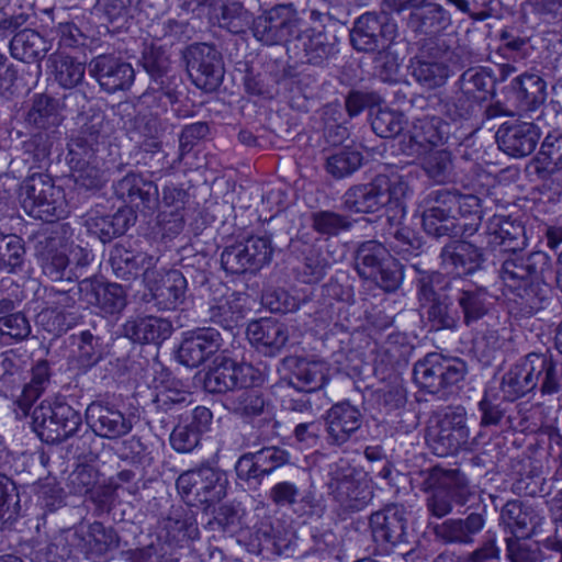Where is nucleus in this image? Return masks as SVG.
Masks as SVG:
<instances>
[{
	"mask_svg": "<svg viewBox=\"0 0 562 562\" xmlns=\"http://www.w3.org/2000/svg\"><path fill=\"white\" fill-rule=\"evenodd\" d=\"M176 486L182 497L202 504L217 503L226 495V481L211 467L183 472L177 479Z\"/></svg>",
	"mask_w": 562,
	"mask_h": 562,
	"instance_id": "9b49d317",
	"label": "nucleus"
},
{
	"mask_svg": "<svg viewBox=\"0 0 562 562\" xmlns=\"http://www.w3.org/2000/svg\"><path fill=\"white\" fill-rule=\"evenodd\" d=\"M527 362L537 363L539 370L533 380V391L539 389L541 395H553L562 391L561 373L557 361L547 353L530 352Z\"/></svg>",
	"mask_w": 562,
	"mask_h": 562,
	"instance_id": "a18cd8bd",
	"label": "nucleus"
},
{
	"mask_svg": "<svg viewBox=\"0 0 562 562\" xmlns=\"http://www.w3.org/2000/svg\"><path fill=\"white\" fill-rule=\"evenodd\" d=\"M449 297L457 304L460 322L473 328L490 315L493 303L488 290L467 279L456 277L446 285Z\"/></svg>",
	"mask_w": 562,
	"mask_h": 562,
	"instance_id": "1a4fd4ad",
	"label": "nucleus"
},
{
	"mask_svg": "<svg viewBox=\"0 0 562 562\" xmlns=\"http://www.w3.org/2000/svg\"><path fill=\"white\" fill-rule=\"evenodd\" d=\"M78 529L85 542L81 544V552L87 555L102 557L120 547L121 537L111 526L93 521Z\"/></svg>",
	"mask_w": 562,
	"mask_h": 562,
	"instance_id": "ea45409f",
	"label": "nucleus"
},
{
	"mask_svg": "<svg viewBox=\"0 0 562 562\" xmlns=\"http://www.w3.org/2000/svg\"><path fill=\"white\" fill-rule=\"evenodd\" d=\"M232 392L224 398V407L240 418H252L263 413L267 405L265 395L250 386Z\"/></svg>",
	"mask_w": 562,
	"mask_h": 562,
	"instance_id": "8fccbe9b",
	"label": "nucleus"
},
{
	"mask_svg": "<svg viewBox=\"0 0 562 562\" xmlns=\"http://www.w3.org/2000/svg\"><path fill=\"white\" fill-rule=\"evenodd\" d=\"M487 244L505 252H516L527 246L522 223L510 216L494 215L486 224Z\"/></svg>",
	"mask_w": 562,
	"mask_h": 562,
	"instance_id": "72a5a7b5",
	"label": "nucleus"
},
{
	"mask_svg": "<svg viewBox=\"0 0 562 562\" xmlns=\"http://www.w3.org/2000/svg\"><path fill=\"white\" fill-rule=\"evenodd\" d=\"M111 131L110 122L103 112L92 113L70 138L67 156L99 158V153L105 148Z\"/></svg>",
	"mask_w": 562,
	"mask_h": 562,
	"instance_id": "f3484780",
	"label": "nucleus"
},
{
	"mask_svg": "<svg viewBox=\"0 0 562 562\" xmlns=\"http://www.w3.org/2000/svg\"><path fill=\"white\" fill-rule=\"evenodd\" d=\"M527 362V356L510 367L503 375L501 392L504 398L514 402L533 391L532 376L538 373L537 363Z\"/></svg>",
	"mask_w": 562,
	"mask_h": 562,
	"instance_id": "79ce46f5",
	"label": "nucleus"
},
{
	"mask_svg": "<svg viewBox=\"0 0 562 562\" xmlns=\"http://www.w3.org/2000/svg\"><path fill=\"white\" fill-rule=\"evenodd\" d=\"M453 200L451 191L447 189L435 190L427 194L423 201L422 211V226L427 235L452 239L468 233V225L460 224L452 214Z\"/></svg>",
	"mask_w": 562,
	"mask_h": 562,
	"instance_id": "423d86ee",
	"label": "nucleus"
},
{
	"mask_svg": "<svg viewBox=\"0 0 562 562\" xmlns=\"http://www.w3.org/2000/svg\"><path fill=\"white\" fill-rule=\"evenodd\" d=\"M188 192L176 184H168L162 188V198L159 202L158 225L166 237L179 235L184 227L183 210L188 202Z\"/></svg>",
	"mask_w": 562,
	"mask_h": 562,
	"instance_id": "473e14b6",
	"label": "nucleus"
},
{
	"mask_svg": "<svg viewBox=\"0 0 562 562\" xmlns=\"http://www.w3.org/2000/svg\"><path fill=\"white\" fill-rule=\"evenodd\" d=\"M159 538L166 543L183 548L200 539L196 512L189 505L175 504L160 521Z\"/></svg>",
	"mask_w": 562,
	"mask_h": 562,
	"instance_id": "a211bd4d",
	"label": "nucleus"
},
{
	"mask_svg": "<svg viewBox=\"0 0 562 562\" xmlns=\"http://www.w3.org/2000/svg\"><path fill=\"white\" fill-rule=\"evenodd\" d=\"M59 240L53 236H42L35 244V256L41 268L53 281L70 279L67 274L69 259L67 255L58 249Z\"/></svg>",
	"mask_w": 562,
	"mask_h": 562,
	"instance_id": "a19ab883",
	"label": "nucleus"
},
{
	"mask_svg": "<svg viewBox=\"0 0 562 562\" xmlns=\"http://www.w3.org/2000/svg\"><path fill=\"white\" fill-rule=\"evenodd\" d=\"M173 327L170 321L153 315L127 319L122 335L138 344H159L168 339Z\"/></svg>",
	"mask_w": 562,
	"mask_h": 562,
	"instance_id": "c9c22d12",
	"label": "nucleus"
},
{
	"mask_svg": "<svg viewBox=\"0 0 562 562\" xmlns=\"http://www.w3.org/2000/svg\"><path fill=\"white\" fill-rule=\"evenodd\" d=\"M26 121L41 131L57 127L63 121L59 101L48 94H35L26 114Z\"/></svg>",
	"mask_w": 562,
	"mask_h": 562,
	"instance_id": "6e6d98bb",
	"label": "nucleus"
},
{
	"mask_svg": "<svg viewBox=\"0 0 562 562\" xmlns=\"http://www.w3.org/2000/svg\"><path fill=\"white\" fill-rule=\"evenodd\" d=\"M446 127L447 124L438 116L415 119L401 139V150L407 156H422L443 142Z\"/></svg>",
	"mask_w": 562,
	"mask_h": 562,
	"instance_id": "412c9836",
	"label": "nucleus"
},
{
	"mask_svg": "<svg viewBox=\"0 0 562 562\" xmlns=\"http://www.w3.org/2000/svg\"><path fill=\"white\" fill-rule=\"evenodd\" d=\"M110 352L104 338L83 330L79 335L77 362L83 370H89L103 360Z\"/></svg>",
	"mask_w": 562,
	"mask_h": 562,
	"instance_id": "052dcab7",
	"label": "nucleus"
},
{
	"mask_svg": "<svg viewBox=\"0 0 562 562\" xmlns=\"http://www.w3.org/2000/svg\"><path fill=\"white\" fill-rule=\"evenodd\" d=\"M115 195L137 210H154L158 204V187L136 172H128L114 183Z\"/></svg>",
	"mask_w": 562,
	"mask_h": 562,
	"instance_id": "2f4dec72",
	"label": "nucleus"
},
{
	"mask_svg": "<svg viewBox=\"0 0 562 562\" xmlns=\"http://www.w3.org/2000/svg\"><path fill=\"white\" fill-rule=\"evenodd\" d=\"M110 266L116 278L130 281L139 274L142 270H153L154 257L126 248L121 244L113 246L109 259Z\"/></svg>",
	"mask_w": 562,
	"mask_h": 562,
	"instance_id": "58836bf2",
	"label": "nucleus"
},
{
	"mask_svg": "<svg viewBox=\"0 0 562 562\" xmlns=\"http://www.w3.org/2000/svg\"><path fill=\"white\" fill-rule=\"evenodd\" d=\"M296 48L303 52L306 63L315 66L322 65L334 54L335 47L329 42L328 35L323 31L307 29L299 32L295 37Z\"/></svg>",
	"mask_w": 562,
	"mask_h": 562,
	"instance_id": "09e8293b",
	"label": "nucleus"
},
{
	"mask_svg": "<svg viewBox=\"0 0 562 562\" xmlns=\"http://www.w3.org/2000/svg\"><path fill=\"white\" fill-rule=\"evenodd\" d=\"M77 292L45 289V308L37 315L38 323L43 328L59 336L77 325L79 315L72 311L76 306Z\"/></svg>",
	"mask_w": 562,
	"mask_h": 562,
	"instance_id": "ddd939ff",
	"label": "nucleus"
},
{
	"mask_svg": "<svg viewBox=\"0 0 562 562\" xmlns=\"http://www.w3.org/2000/svg\"><path fill=\"white\" fill-rule=\"evenodd\" d=\"M289 461V453L279 447H265L255 452L244 453L235 464L238 480L248 486L262 484L266 476L272 474Z\"/></svg>",
	"mask_w": 562,
	"mask_h": 562,
	"instance_id": "2eb2a0df",
	"label": "nucleus"
},
{
	"mask_svg": "<svg viewBox=\"0 0 562 562\" xmlns=\"http://www.w3.org/2000/svg\"><path fill=\"white\" fill-rule=\"evenodd\" d=\"M247 337L259 352L272 357L288 342L289 330L284 324L265 318L248 325Z\"/></svg>",
	"mask_w": 562,
	"mask_h": 562,
	"instance_id": "f704fd0d",
	"label": "nucleus"
},
{
	"mask_svg": "<svg viewBox=\"0 0 562 562\" xmlns=\"http://www.w3.org/2000/svg\"><path fill=\"white\" fill-rule=\"evenodd\" d=\"M223 345V338L214 328H198L186 333L177 358L189 368H196L214 356Z\"/></svg>",
	"mask_w": 562,
	"mask_h": 562,
	"instance_id": "5701e85b",
	"label": "nucleus"
},
{
	"mask_svg": "<svg viewBox=\"0 0 562 562\" xmlns=\"http://www.w3.org/2000/svg\"><path fill=\"white\" fill-rule=\"evenodd\" d=\"M419 158L422 169L434 182L445 184L453 179V159L449 150L432 148Z\"/></svg>",
	"mask_w": 562,
	"mask_h": 562,
	"instance_id": "13d9d810",
	"label": "nucleus"
},
{
	"mask_svg": "<svg viewBox=\"0 0 562 562\" xmlns=\"http://www.w3.org/2000/svg\"><path fill=\"white\" fill-rule=\"evenodd\" d=\"M485 513L486 508L483 506L481 512L470 513L464 518H448L434 526V535L448 544L470 546L485 527Z\"/></svg>",
	"mask_w": 562,
	"mask_h": 562,
	"instance_id": "7c9ffc66",
	"label": "nucleus"
},
{
	"mask_svg": "<svg viewBox=\"0 0 562 562\" xmlns=\"http://www.w3.org/2000/svg\"><path fill=\"white\" fill-rule=\"evenodd\" d=\"M50 381V369L47 360H38L31 369V381L24 383L15 400L16 406L26 416L33 404L40 398Z\"/></svg>",
	"mask_w": 562,
	"mask_h": 562,
	"instance_id": "603ef678",
	"label": "nucleus"
},
{
	"mask_svg": "<svg viewBox=\"0 0 562 562\" xmlns=\"http://www.w3.org/2000/svg\"><path fill=\"white\" fill-rule=\"evenodd\" d=\"M411 68L414 79L426 89L443 86L450 76L447 64L427 58L424 50L412 61Z\"/></svg>",
	"mask_w": 562,
	"mask_h": 562,
	"instance_id": "4d7b16f0",
	"label": "nucleus"
},
{
	"mask_svg": "<svg viewBox=\"0 0 562 562\" xmlns=\"http://www.w3.org/2000/svg\"><path fill=\"white\" fill-rule=\"evenodd\" d=\"M249 296L243 292L228 291L214 296L207 307L206 319L225 330H233L246 318Z\"/></svg>",
	"mask_w": 562,
	"mask_h": 562,
	"instance_id": "cd10ccee",
	"label": "nucleus"
},
{
	"mask_svg": "<svg viewBox=\"0 0 562 562\" xmlns=\"http://www.w3.org/2000/svg\"><path fill=\"white\" fill-rule=\"evenodd\" d=\"M144 291L135 294L145 312L173 311L184 302L188 282L179 270L143 272Z\"/></svg>",
	"mask_w": 562,
	"mask_h": 562,
	"instance_id": "f03ea898",
	"label": "nucleus"
},
{
	"mask_svg": "<svg viewBox=\"0 0 562 562\" xmlns=\"http://www.w3.org/2000/svg\"><path fill=\"white\" fill-rule=\"evenodd\" d=\"M47 69L54 80L64 89L72 90L85 79L86 66L76 58L53 53L47 58Z\"/></svg>",
	"mask_w": 562,
	"mask_h": 562,
	"instance_id": "49530a36",
	"label": "nucleus"
},
{
	"mask_svg": "<svg viewBox=\"0 0 562 562\" xmlns=\"http://www.w3.org/2000/svg\"><path fill=\"white\" fill-rule=\"evenodd\" d=\"M86 420L90 429L104 439H119L127 435L132 428V419L116 406L94 401L86 408Z\"/></svg>",
	"mask_w": 562,
	"mask_h": 562,
	"instance_id": "4be33fe9",
	"label": "nucleus"
},
{
	"mask_svg": "<svg viewBox=\"0 0 562 562\" xmlns=\"http://www.w3.org/2000/svg\"><path fill=\"white\" fill-rule=\"evenodd\" d=\"M479 101L480 97H470L459 88L440 100V111L443 116L453 122L467 121L474 114Z\"/></svg>",
	"mask_w": 562,
	"mask_h": 562,
	"instance_id": "e2e57ef3",
	"label": "nucleus"
},
{
	"mask_svg": "<svg viewBox=\"0 0 562 562\" xmlns=\"http://www.w3.org/2000/svg\"><path fill=\"white\" fill-rule=\"evenodd\" d=\"M457 485L448 488H439L430 493L426 499L429 514L436 518L449 515L453 509V503L464 506L474 496L468 481H458Z\"/></svg>",
	"mask_w": 562,
	"mask_h": 562,
	"instance_id": "37998d69",
	"label": "nucleus"
},
{
	"mask_svg": "<svg viewBox=\"0 0 562 562\" xmlns=\"http://www.w3.org/2000/svg\"><path fill=\"white\" fill-rule=\"evenodd\" d=\"M283 364L286 373L282 381L296 391L312 393L326 383V366L322 361L288 357Z\"/></svg>",
	"mask_w": 562,
	"mask_h": 562,
	"instance_id": "c756f323",
	"label": "nucleus"
},
{
	"mask_svg": "<svg viewBox=\"0 0 562 562\" xmlns=\"http://www.w3.org/2000/svg\"><path fill=\"white\" fill-rule=\"evenodd\" d=\"M546 81L537 74H522L513 81L516 99L526 111H532L546 101Z\"/></svg>",
	"mask_w": 562,
	"mask_h": 562,
	"instance_id": "5fc2aeb1",
	"label": "nucleus"
},
{
	"mask_svg": "<svg viewBox=\"0 0 562 562\" xmlns=\"http://www.w3.org/2000/svg\"><path fill=\"white\" fill-rule=\"evenodd\" d=\"M395 35L396 24L385 13L367 12L356 20L350 42L359 52L373 53L387 48Z\"/></svg>",
	"mask_w": 562,
	"mask_h": 562,
	"instance_id": "f8f14e48",
	"label": "nucleus"
},
{
	"mask_svg": "<svg viewBox=\"0 0 562 562\" xmlns=\"http://www.w3.org/2000/svg\"><path fill=\"white\" fill-rule=\"evenodd\" d=\"M495 82L496 78L491 68L471 67L460 76L457 85L470 97H480L482 100L486 94L494 92Z\"/></svg>",
	"mask_w": 562,
	"mask_h": 562,
	"instance_id": "680f3d73",
	"label": "nucleus"
},
{
	"mask_svg": "<svg viewBox=\"0 0 562 562\" xmlns=\"http://www.w3.org/2000/svg\"><path fill=\"white\" fill-rule=\"evenodd\" d=\"M501 520L512 531L513 538H525L536 533L543 517L530 505L508 501L502 508Z\"/></svg>",
	"mask_w": 562,
	"mask_h": 562,
	"instance_id": "e433bc0d",
	"label": "nucleus"
},
{
	"mask_svg": "<svg viewBox=\"0 0 562 562\" xmlns=\"http://www.w3.org/2000/svg\"><path fill=\"white\" fill-rule=\"evenodd\" d=\"M327 487L335 501L347 512L362 510L373 497L368 483L347 462L330 465Z\"/></svg>",
	"mask_w": 562,
	"mask_h": 562,
	"instance_id": "0eeeda50",
	"label": "nucleus"
},
{
	"mask_svg": "<svg viewBox=\"0 0 562 562\" xmlns=\"http://www.w3.org/2000/svg\"><path fill=\"white\" fill-rule=\"evenodd\" d=\"M50 191L46 192L45 198L36 203V213H30V216L52 223L65 218L68 214V204L65 198V192L61 187L50 184Z\"/></svg>",
	"mask_w": 562,
	"mask_h": 562,
	"instance_id": "0e129e2a",
	"label": "nucleus"
},
{
	"mask_svg": "<svg viewBox=\"0 0 562 562\" xmlns=\"http://www.w3.org/2000/svg\"><path fill=\"white\" fill-rule=\"evenodd\" d=\"M562 164V133L550 132L543 139L538 155L531 160L530 166L541 180L552 178L557 173V166Z\"/></svg>",
	"mask_w": 562,
	"mask_h": 562,
	"instance_id": "c03bdc74",
	"label": "nucleus"
},
{
	"mask_svg": "<svg viewBox=\"0 0 562 562\" xmlns=\"http://www.w3.org/2000/svg\"><path fill=\"white\" fill-rule=\"evenodd\" d=\"M363 415L348 401L334 404L325 415L327 442L341 447L360 429Z\"/></svg>",
	"mask_w": 562,
	"mask_h": 562,
	"instance_id": "bb28decb",
	"label": "nucleus"
},
{
	"mask_svg": "<svg viewBox=\"0 0 562 562\" xmlns=\"http://www.w3.org/2000/svg\"><path fill=\"white\" fill-rule=\"evenodd\" d=\"M439 259L443 269L461 278L481 270L485 255L482 247L464 239L452 238L441 248Z\"/></svg>",
	"mask_w": 562,
	"mask_h": 562,
	"instance_id": "393cba45",
	"label": "nucleus"
},
{
	"mask_svg": "<svg viewBox=\"0 0 562 562\" xmlns=\"http://www.w3.org/2000/svg\"><path fill=\"white\" fill-rule=\"evenodd\" d=\"M55 139V130L40 131L23 143V160L31 164L30 169L47 165Z\"/></svg>",
	"mask_w": 562,
	"mask_h": 562,
	"instance_id": "bf43d9fd",
	"label": "nucleus"
},
{
	"mask_svg": "<svg viewBox=\"0 0 562 562\" xmlns=\"http://www.w3.org/2000/svg\"><path fill=\"white\" fill-rule=\"evenodd\" d=\"M183 80L181 75L171 70L165 75L158 76L149 81L147 90L144 92V99H161L166 98L169 104L179 101L182 94Z\"/></svg>",
	"mask_w": 562,
	"mask_h": 562,
	"instance_id": "338daca9",
	"label": "nucleus"
},
{
	"mask_svg": "<svg viewBox=\"0 0 562 562\" xmlns=\"http://www.w3.org/2000/svg\"><path fill=\"white\" fill-rule=\"evenodd\" d=\"M244 512L235 505L223 504L209 520L205 528L213 531H221L228 537H235L244 530Z\"/></svg>",
	"mask_w": 562,
	"mask_h": 562,
	"instance_id": "774afa93",
	"label": "nucleus"
},
{
	"mask_svg": "<svg viewBox=\"0 0 562 562\" xmlns=\"http://www.w3.org/2000/svg\"><path fill=\"white\" fill-rule=\"evenodd\" d=\"M408 510L405 505L391 503L372 513L369 526L376 543L392 547L406 542Z\"/></svg>",
	"mask_w": 562,
	"mask_h": 562,
	"instance_id": "6ab92c4d",
	"label": "nucleus"
},
{
	"mask_svg": "<svg viewBox=\"0 0 562 562\" xmlns=\"http://www.w3.org/2000/svg\"><path fill=\"white\" fill-rule=\"evenodd\" d=\"M32 419L40 439L50 445L72 438L82 425L80 412L61 401H43L34 408Z\"/></svg>",
	"mask_w": 562,
	"mask_h": 562,
	"instance_id": "20e7f679",
	"label": "nucleus"
},
{
	"mask_svg": "<svg viewBox=\"0 0 562 562\" xmlns=\"http://www.w3.org/2000/svg\"><path fill=\"white\" fill-rule=\"evenodd\" d=\"M546 279H535L510 290L522 313L532 315L547 306L550 301L551 289Z\"/></svg>",
	"mask_w": 562,
	"mask_h": 562,
	"instance_id": "de8ad7c7",
	"label": "nucleus"
},
{
	"mask_svg": "<svg viewBox=\"0 0 562 562\" xmlns=\"http://www.w3.org/2000/svg\"><path fill=\"white\" fill-rule=\"evenodd\" d=\"M467 372L468 367L462 359L430 352L414 364L413 376L428 393L445 397L463 381Z\"/></svg>",
	"mask_w": 562,
	"mask_h": 562,
	"instance_id": "7ed1b4c3",
	"label": "nucleus"
},
{
	"mask_svg": "<svg viewBox=\"0 0 562 562\" xmlns=\"http://www.w3.org/2000/svg\"><path fill=\"white\" fill-rule=\"evenodd\" d=\"M539 138L540 128L531 122H506L496 132L498 147L514 158L530 155L535 150Z\"/></svg>",
	"mask_w": 562,
	"mask_h": 562,
	"instance_id": "a878e982",
	"label": "nucleus"
},
{
	"mask_svg": "<svg viewBox=\"0 0 562 562\" xmlns=\"http://www.w3.org/2000/svg\"><path fill=\"white\" fill-rule=\"evenodd\" d=\"M78 292L83 302L98 307L104 315H119L127 305L126 291L117 283L86 278L79 282Z\"/></svg>",
	"mask_w": 562,
	"mask_h": 562,
	"instance_id": "b1692460",
	"label": "nucleus"
},
{
	"mask_svg": "<svg viewBox=\"0 0 562 562\" xmlns=\"http://www.w3.org/2000/svg\"><path fill=\"white\" fill-rule=\"evenodd\" d=\"M130 225V218L125 211L119 210L114 214H90L86 220V226L91 235L98 237L102 243L123 235Z\"/></svg>",
	"mask_w": 562,
	"mask_h": 562,
	"instance_id": "864d4df0",
	"label": "nucleus"
},
{
	"mask_svg": "<svg viewBox=\"0 0 562 562\" xmlns=\"http://www.w3.org/2000/svg\"><path fill=\"white\" fill-rule=\"evenodd\" d=\"M76 186L85 190H98L105 182L100 159L92 157L66 156Z\"/></svg>",
	"mask_w": 562,
	"mask_h": 562,
	"instance_id": "3c124183",
	"label": "nucleus"
},
{
	"mask_svg": "<svg viewBox=\"0 0 562 562\" xmlns=\"http://www.w3.org/2000/svg\"><path fill=\"white\" fill-rule=\"evenodd\" d=\"M464 408L457 407L446 413L427 432V442L438 457L457 453L464 448L470 438Z\"/></svg>",
	"mask_w": 562,
	"mask_h": 562,
	"instance_id": "9d476101",
	"label": "nucleus"
},
{
	"mask_svg": "<svg viewBox=\"0 0 562 562\" xmlns=\"http://www.w3.org/2000/svg\"><path fill=\"white\" fill-rule=\"evenodd\" d=\"M182 58L192 83L205 91L214 92L221 86L225 67L222 54L207 43H193L182 50Z\"/></svg>",
	"mask_w": 562,
	"mask_h": 562,
	"instance_id": "39448f33",
	"label": "nucleus"
},
{
	"mask_svg": "<svg viewBox=\"0 0 562 562\" xmlns=\"http://www.w3.org/2000/svg\"><path fill=\"white\" fill-rule=\"evenodd\" d=\"M387 189L384 173L376 175L368 183L351 186L341 198L345 211L351 213H375L385 206L384 191Z\"/></svg>",
	"mask_w": 562,
	"mask_h": 562,
	"instance_id": "c85d7f7f",
	"label": "nucleus"
},
{
	"mask_svg": "<svg viewBox=\"0 0 562 562\" xmlns=\"http://www.w3.org/2000/svg\"><path fill=\"white\" fill-rule=\"evenodd\" d=\"M355 269L360 278L373 281L386 292L396 291L404 279L403 266L375 239L358 245L355 251Z\"/></svg>",
	"mask_w": 562,
	"mask_h": 562,
	"instance_id": "f257e3e1",
	"label": "nucleus"
},
{
	"mask_svg": "<svg viewBox=\"0 0 562 562\" xmlns=\"http://www.w3.org/2000/svg\"><path fill=\"white\" fill-rule=\"evenodd\" d=\"M53 178L45 172H33L27 176L21 184L20 199L23 210L30 213H36L35 206L38 201L45 198L46 192L50 191Z\"/></svg>",
	"mask_w": 562,
	"mask_h": 562,
	"instance_id": "69168bd1",
	"label": "nucleus"
},
{
	"mask_svg": "<svg viewBox=\"0 0 562 562\" xmlns=\"http://www.w3.org/2000/svg\"><path fill=\"white\" fill-rule=\"evenodd\" d=\"M89 74L108 93L128 89L135 79L132 65L112 54L93 57L89 63Z\"/></svg>",
	"mask_w": 562,
	"mask_h": 562,
	"instance_id": "aec40b11",
	"label": "nucleus"
},
{
	"mask_svg": "<svg viewBox=\"0 0 562 562\" xmlns=\"http://www.w3.org/2000/svg\"><path fill=\"white\" fill-rule=\"evenodd\" d=\"M10 55L23 63H37L41 70V61L52 49V43L46 40L40 32L34 29L26 27L9 41Z\"/></svg>",
	"mask_w": 562,
	"mask_h": 562,
	"instance_id": "4c0bfd02",
	"label": "nucleus"
},
{
	"mask_svg": "<svg viewBox=\"0 0 562 562\" xmlns=\"http://www.w3.org/2000/svg\"><path fill=\"white\" fill-rule=\"evenodd\" d=\"M552 259L544 251H532L527 255L510 252L503 261L499 277L512 290L535 279L547 278L552 272Z\"/></svg>",
	"mask_w": 562,
	"mask_h": 562,
	"instance_id": "4468645a",
	"label": "nucleus"
},
{
	"mask_svg": "<svg viewBox=\"0 0 562 562\" xmlns=\"http://www.w3.org/2000/svg\"><path fill=\"white\" fill-rule=\"evenodd\" d=\"M302 20L292 3L277 4L254 20L252 34L266 45H277L295 40Z\"/></svg>",
	"mask_w": 562,
	"mask_h": 562,
	"instance_id": "6e6552de",
	"label": "nucleus"
},
{
	"mask_svg": "<svg viewBox=\"0 0 562 562\" xmlns=\"http://www.w3.org/2000/svg\"><path fill=\"white\" fill-rule=\"evenodd\" d=\"M260 380V371L250 363H238L223 358L204 378V387L210 393H226L251 386Z\"/></svg>",
	"mask_w": 562,
	"mask_h": 562,
	"instance_id": "dca6fc26",
	"label": "nucleus"
}]
</instances>
